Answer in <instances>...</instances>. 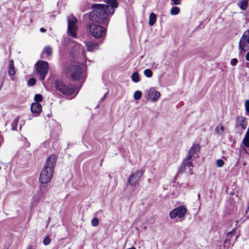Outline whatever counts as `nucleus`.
Here are the masks:
<instances>
[{"mask_svg":"<svg viewBox=\"0 0 249 249\" xmlns=\"http://www.w3.org/2000/svg\"><path fill=\"white\" fill-rule=\"evenodd\" d=\"M237 62L238 60L236 58H233L231 59L230 61V64L232 66H235L236 65Z\"/></svg>","mask_w":249,"mask_h":249,"instance_id":"34","label":"nucleus"},{"mask_svg":"<svg viewBox=\"0 0 249 249\" xmlns=\"http://www.w3.org/2000/svg\"><path fill=\"white\" fill-rule=\"evenodd\" d=\"M246 59L247 61H249V51L247 53L246 55Z\"/></svg>","mask_w":249,"mask_h":249,"instance_id":"36","label":"nucleus"},{"mask_svg":"<svg viewBox=\"0 0 249 249\" xmlns=\"http://www.w3.org/2000/svg\"><path fill=\"white\" fill-rule=\"evenodd\" d=\"M51 242V239L49 237H46L43 240V244L45 245H48Z\"/></svg>","mask_w":249,"mask_h":249,"instance_id":"33","label":"nucleus"},{"mask_svg":"<svg viewBox=\"0 0 249 249\" xmlns=\"http://www.w3.org/2000/svg\"><path fill=\"white\" fill-rule=\"evenodd\" d=\"M157 17L155 14L151 13L149 16V24L150 26H153L156 21Z\"/></svg>","mask_w":249,"mask_h":249,"instance_id":"20","label":"nucleus"},{"mask_svg":"<svg viewBox=\"0 0 249 249\" xmlns=\"http://www.w3.org/2000/svg\"><path fill=\"white\" fill-rule=\"evenodd\" d=\"M43 53H45L48 56H50L52 53V49L50 47H46L43 50Z\"/></svg>","mask_w":249,"mask_h":249,"instance_id":"24","label":"nucleus"},{"mask_svg":"<svg viewBox=\"0 0 249 249\" xmlns=\"http://www.w3.org/2000/svg\"><path fill=\"white\" fill-rule=\"evenodd\" d=\"M31 110L32 113L39 114L42 110V107L39 103H33L31 105Z\"/></svg>","mask_w":249,"mask_h":249,"instance_id":"14","label":"nucleus"},{"mask_svg":"<svg viewBox=\"0 0 249 249\" xmlns=\"http://www.w3.org/2000/svg\"><path fill=\"white\" fill-rule=\"evenodd\" d=\"M248 5V0H240L238 3V6L243 10H245L247 8Z\"/></svg>","mask_w":249,"mask_h":249,"instance_id":"19","label":"nucleus"},{"mask_svg":"<svg viewBox=\"0 0 249 249\" xmlns=\"http://www.w3.org/2000/svg\"><path fill=\"white\" fill-rule=\"evenodd\" d=\"M42 96L40 94H36L34 97V100L36 101L35 103H38L42 100Z\"/></svg>","mask_w":249,"mask_h":249,"instance_id":"27","label":"nucleus"},{"mask_svg":"<svg viewBox=\"0 0 249 249\" xmlns=\"http://www.w3.org/2000/svg\"><path fill=\"white\" fill-rule=\"evenodd\" d=\"M40 31L41 32L44 33V32H46V29L45 28H41L40 29Z\"/></svg>","mask_w":249,"mask_h":249,"instance_id":"37","label":"nucleus"},{"mask_svg":"<svg viewBox=\"0 0 249 249\" xmlns=\"http://www.w3.org/2000/svg\"><path fill=\"white\" fill-rule=\"evenodd\" d=\"M187 213V209L184 206H179L172 210L169 213V216L171 219H175L178 217L182 220Z\"/></svg>","mask_w":249,"mask_h":249,"instance_id":"9","label":"nucleus"},{"mask_svg":"<svg viewBox=\"0 0 249 249\" xmlns=\"http://www.w3.org/2000/svg\"><path fill=\"white\" fill-rule=\"evenodd\" d=\"M67 20L68 22V34L69 36L76 38L78 26V20L73 15H71L67 17Z\"/></svg>","mask_w":249,"mask_h":249,"instance_id":"6","label":"nucleus"},{"mask_svg":"<svg viewBox=\"0 0 249 249\" xmlns=\"http://www.w3.org/2000/svg\"><path fill=\"white\" fill-rule=\"evenodd\" d=\"M107 4H95L92 6V11L89 15L91 21L102 24H108L109 18L118 7L117 0H106Z\"/></svg>","mask_w":249,"mask_h":249,"instance_id":"1","label":"nucleus"},{"mask_svg":"<svg viewBox=\"0 0 249 249\" xmlns=\"http://www.w3.org/2000/svg\"><path fill=\"white\" fill-rule=\"evenodd\" d=\"M191 160H193V159L188 156H187L186 159H185L182 162L181 167V168L185 169L187 167L190 168L193 167V163Z\"/></svg>","mask_w":249,"mask_h":249,"instance_id":"16","label":"nucleus"},{"mask_svg":"<svg viewBox=\"0 0 249 249\" xmlns=\"http://www.w3.org/2000/svg\"><path fill=\"white\" fill-rule=\"evenodd\" d=\"M142 93L139 90L135 91L134 93V98L135 100H139L141 98Z\"/></svg>","mask_w":249,"mask_h":249,"instance_id":"25","label":"nucleus"},{"mask_svg":"<svg viewBox=\"0 0 249 249\" xmlns=\"http://www.w3.org/2000/svg\"><path fill=\"white\" fill-rule=\"evenodd\" d=\"M8 73L9 75H10L11 76L14 75L16 73L14 64V61L12 59L10 60L9 61Z\"/></svg>","mask_w":249,"mask_h":249,"instance_id":"17","label":"nucleus"},{"mask_svg":"<svg viewBox=\"0 0 249 249\" xmlns=\"http://www.w3.org/2000/svg\"><path fill=\"white\" fill-rule=\"evenodd\" d=\"M235 231L234 230H233L231 231H230L227 233V238L224 242L225 243H226L227 241L231 237L232 235L234 233H235Z\"/></svg>","mask_w":249,"mask_h":249,"instance_id":"28","label":"nucleus"},{"mask_svg":"<svg viewBox=\"0 0 249 249\" xmlns=\"http://www.w3.org/2000/svg\"><path fill=\"white\" fill-rule=\"evenodd\" d=\"M189 171H191V168H190V169H189Z\"/></svg>","mask_w":249,"mask_h":249,"instance_id":"45","label":"nucleus"},{"mask_svg":"<svg viewBox=\"0 0 249 249\" xmlns=\"http://www.w3.org/2000/svg\"><path fill=\"white\" fill-rule=\"evenodd\" d=\"M19 121V117L16 118L12 123V129L13 130H17V127Z\"/></svg>","mask_w":249,"mask_h":249,"instance_id":"21","label":"nucleus"},{"mask_svg":"<svg viewBox=\"0 0 249 249\" xmlns=\"http://www.w3.org/2000/svg\"><path fill=\"white\" fill-rule=\"evenodd\" d=\"M82 54L84 56L85 55V51H82Z\"/></svg>","mask_w":249,"mask_h":249,"instance_id":"40","label":"nucleus"},{"mask_svg":"<svg viewBox=\"0 0 249 249\" xmlns=\"http://www.w3.org/2000/svg\"><path fill=\"white\" fill-rule=\"evenodd\" d=\"M247 119L242 116H238L236 118V124L235 127L239 128L241 130H244L246 129L247 126Z\"/></svg>","mask_w":249,"mask_h":249,"instance_id":"12","label":"nucleus"},{"mask_svg":"<svg viewBox=\"0 0 249 249\" xmlns=\"http://www.w3.org/2000/svg\"><path fill=\"white\" fill-rule=\"evenodd\" d=\"M87 47V50L89 52H93L97 49L98 44L93 41L85 42Z\"/></svg>","mask_w":249,"mask_h":249,"instance_id":"15","label":"nucleus"},{"mask_svg":"<svg viewBox=\"0 0 249 249\" xmlns=\"http://www.w3.org/2000/svg\"><path fill=\"white\" fill-rule=\"evenodd\" d=\"M136 249V248L135 247H131L130 248H128V249Z\"/></svg>","mask_w":249,"mask_h":249,"instance_id":"42","label":"nucleus"},{"mask_svg":"<svg viewBox=\"0 0 249 249\" xmlns=\"http://www.w3.org/2000/svg\"><path fill=\"white\" fill-rule=\"evenodd\" d=\"M56 157L54 155H50L46 159L39 177V181L42 184H47L52 180L54 174Z\"/></svg>","mask_w":249,"mask_h":249,"instance_id":"2","label":"nucleus"},{"mask_svg":"<svg viewBox=\"0 0 249 249\" xmlns=\"http://www.w3.org/2000/svg\"><path fill=\"white\" fill-rule=\"evenodd\" d=\"M246 65L247 67L249 68V63H247Z\"/></svg>","mask_w":249,"mask_h":249,"instance_id":"43","label":"nucleus"},{"mask_svg":"<svg viewBox=\"0 0 249 249\" xmlns=\"http://www.w3.org/2000/svg\"><path fill=\"white\" fill-rule=\"evenodd\" d=\"M215 132L219 135L222 136L225 132L224 126L220 124L215 128Z\"/></svg>","mask_w":249,"mask_h":249,"instance_id":"18","label":"nucleus"},{"mask_svg":"<svg viewBox=\"0 0 249 249\" xmlns=\"http://www.w3.org/2000/svg\"><path fill=\"white\" fill-rule=\"evenodd\" d=\"M88 30L90 35L95 38H101L106 34L105 28L95 23H89L88 25Z\"/></svg>","mask_w":249,"mask_h":249,"instance_id":"5","label":"nucleus"},{"mask_svg":"<svg viewBox=\"0 0 249 249\" xmlns=\"http://www.w3.org/2000/svg\"><path fill=\"white\" fill-rule=\"evenodd\" d=\"M180 11V9L178 7H173L170 10V14L172 15H178Z\"/></svg>","mask_w":249,"mask_h":249,"instance_id":"22","label":"nucleus"},{"mask_svg":"<svg viewBox=\"0 0 249 249\" xmlns=\"http://www.w3.org/2000/svg\"><path fill=\"white\" fill-rule=\"evenodd\" d=\"M144 74L146 77L150 78L152 76L153 72L150 69H146L144 71Z\"/></svg>","mask_w":249,"mask_h":249,"instance_id":"26","label":"nucleus"},{"mask_svg":"<svg viewBox=\"0 0 249 249\" xmlns=\"http://www.w3.org/2000/svg\"><path fill=\"white\" fill-rule=\"evenodd\" d=\"M55 88L59 92L68 96L75 92V88L71 84L67 85L60 80L55 81Z\"/></svg>","mask_w":249,"mask_h":249,"instance_id":"4","label":"nucleus"},{"mask_svg":"<svg viewBox=\"0 0 249 249\" xmlns=\"http://www.w3.org/2000/svg\"><path fill=\"white\" fill-rule=\"evenodd\" d=\"M35 68L36 74L38 75L40 79L43 81L48 71L49 64L48 62L42 60L38 61L35 65Z\"/></svg>","mask_w":249,"mask_h":249,"instance_id":"7","label":"nucleus"},{"mask_svg":"<svg viewBox=\"0 0 249 249\" xmlns=\"http://www.w3.org/2000/svg\"><path fill=\"white\" fill-rule=\"evenodd\" d=\"M173 4L180 5L181 3V0H171Z\"/></svg>","mask_w":249,"mask_h":249,"instance_id":"35","label":"nucleus"},{"mask_svg":"<svg viewBox=\"0 0 249 249\" xmlns=\"http://www.w3.org/2000/svg\"><path fill=\"white\" fill-rule=\"evenodd\" d=\"M246 111L247 114H249V100H246L245 102Z\"/></svg>","mask_w":249,"mask_h":249,"instance_id":"31","label":"nucleus"},{"mask_svg":"<svg viewBox=\"0 0 249 249\" xmlns=\"http://www.w3.org/2000/svg\"><path fill=\"white\" fill-rule=\"evenodd\" d=\"M197 197H198V199H200V195L199 194H198Z\"/></svg>","mask_w":249,"mask_h":249,"instance_id":"41","label":"nucleus"},{"mask_svg":"<svg viewBox=\"0 0 249 249\" xmlns=\"http://www.w3.org/2000/svg\"><path fill=\"white\" fill-rule=\"evenodd\" d=\"M107 94H108V93L107 92V93H106L105 94V95L104 96V97H103L102 98V99H101V101H103L105 99V98L107 97Z\"/></svg>","mask_w":249,"mask_h":249,"instance_id":"38","label":"nucleus"},{"mask_svg":"<svg viewBox=\"0 0 249 249\" xmlns=\"http://www.w3.org/2000/svg\"><path fill=\"white\" fill-rule=\"evenodd\" d=\"M238 236H239L238 235L236 236V238H235V240H237V239L238 238Z\"/></svg>","mask_w":249,"mask_h":249,"instance_id":"44","label":"nucleus"},{"mask_svg":"<svg viewBox=\"0 0 249 249\" xmlns=\"http://www.w3.org/2000/svg\"><path fill=\"white\" fill-rule=\"evenodd\" d=\"M27 249H33V247L32 246H28Z\"/></svg>","mask_w":249,"mask_h":249,"instance_id":"39","label":"nucleus"},{"mask_svg":"<svg viewBox=\"0 0 249 249\" xmlns=\"http://www.w3.org/2000/svg\"><path fill=\"white\" fill-rule=\"evenodd\" d=\"M99 220L97 218L94 217L91 221V225L93 227H96L98 225Z\"/></svg>","mask_w":249,"mask_h":249,"instance_id":"29","label":"nucleus"},{"mask_svg":"<svg viewBox=\"0 0 249 249\" xmlns=\"http://www.w3.org/2000/svg\"><path fill=\"white\" fill-rule=\"evenodd\" d=\"M160 96V93L155 88H150L148 90L145 94V98L147 100H150L151 102L156 101Z\"/></svg>","mask_w":249,"mask_h":249,"instance_id":"11","label":"nucleus"},{"mask_svg":"<svg viewBox=\"0 0 249 249\" xmlns=\"http://www.w3.org/2000/svg\"><path fill=\"white\" fill-rule=\"evenodd\" d=\"M224 164V162L222 160L219 159L216 160V165L218 167H222Z\"/></svg>","mask_w":249,"mask_h":249,"instance_id":"32","label":"nucleus"},{"mask_svg":"<svg viewBox=\"0 0 249 249\" xmlns=\"http://www.w3.org/2000/svg\"><path fill=\"white\" fill-rule=\"evenodd\" d=\"M199 151V146L198 144H193L190 148L187 156L194 160L198 157Z\"/></svg>","mask_w":249,"mask_h":249,"instance_id":"13","label":"nucleus"},{"mask_svg":"<svg viewBox=\"0 0 249 249\" xmlns=\"http://www.w3.org/2000/svg\"><path fill=\"white\" fill-rule=\"evenodd\" d=\"M131 77L132 81L134 82H138L140 81L139 73L137 72H134Z\"/></svg>","mask_w":249,"mask_h":249,"instance_id":"23","label":"nucleus"},{"mask_svg":"<svg viewBox=\"0 0 249 249\" xmlns=\"http://www.w3.org/2000/svg\"><path fill=\"white\" fill-rule=\"evenodd\" d=\"M66 72L67 75L71 77L73 80H78L85 78L86 76L84 68L77 64L70 66Z\"/></svg>","mask_w":249,"mask_h":249,"instance_id":"3","label":"nucleus"},{"mask_svg":"<svg viewBox=\"0 0 249 249\" xmlns=\"http://www.w3.org/2000/svg\"><path fill=\"white\" fill-rule=\"evenodd\" d=\"M239 50L240 53L249 50V30L245 31L239 42Z\"/></svg>","mask_w":249,"mask_h":249,"instance_id":"8","label":"nucleus"},{"mask_svg":"<svg viewBox=\"0 0 249 249\" xmlns=\"http://www.w3.org/2000/svg\"><path fill=\"white\" fill-rule=\"evenodd\" d=\"M144 170L141 169L132 174L129 177L127 182L131 186H136L140 181L144 174Z\"/></svg>","mask_w":249,"mask_h":249,"instance_id":"10","label":"nucleus"},{"mask_svg":"<svg viewBox=\"0 0 249 249\" xmlns=\"http://www.w3.org/2000/svg\"><path fill=\"white\" fill-rule=\"evenodd\" d=\"M36 81L35 78H30L28 81V85L29 86H33L36 84Z\"/></svg>","mask_w":249,"mask_h":249,"instance_id":"30","label":"nucleus"},{"mask_svg":"<svg viewBox=\"0 0 249 249\" xmlns=\"http://www.w3.org/2000/svg\"><path fill=\"white\" fill-rule=\"evenodd\" d=\"M248 210H249V206L248 207Z\"/></svg>","mask_w":249,"mask_h":249,"instance_id":"46","label":"nucleus"}]
</instances>
